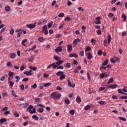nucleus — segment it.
Here are the masks:
<instances>
[{
	"label": "nucleus",
	"mask_w": 127,
	"mask_h": 127,
	"mask_svg": "<svg viewBox=\"0 0 127 127\" xmlns=\"http://www.w3.org/2000/svg\"><path fill=\"white\" fill-rule=\"evenodd\" d=\"M11 95L12 96H13L14 97H18V96L15 94V93H14V91L13 90H12L11 91Z\"/></svg>",
	"instance_id": "58836bf2"
},
{
	"label": "nucleus",
	"mask_w": 127,
	"mask_h": 127,
	"mask_svg": "<svg viewBox=\"0 0 127 127\" xmlns=\"http://www.w3.org/2000/svg\"><path fill=\"white\" fill-rule=\"evenodd\" d=\"M51 84H52V83L50 82L46 83L44 84V86L46 87L50 86Z\"/></svg>",
	"instance_id": "a878e982"
},
{
	"label": "nucleus",
	"mask_w": 127,
	"mask_h": 127,
	"mask_svg": "<svg viewBox=\"0 0 127 127\" xmlns=\"http://www.w3.org/2000/svg\"><path fill=\"white\" fill-rule=\"evenodd\" d=\"M75 113V110H71L69 111V114L71 115H73Z\"/></svg>",
	"instance_id": "7c9ffc66"
},
{
	"label": "nucleus",
	"mask_w": 127,
	"mask_h": 127,
	"mask_svg": "<svg viewBox=\"0 0 127 127\" xmlns=\"http://www.w3.org/2000/svg\"><path fill=\"white\" fill-rule=\"evenodd\" d=\"M28 106H29V104L28 103H25V104L23 105V107L24 108H26Z\"/></svg>",
	"instance_id": "bf43d9fd"
},
{
	"label": "nucleus",
	"mask_w": 127,
	"mask_h": 127,
	"mask_svg": "<svg viewBox=\"0 0 127 127\" xmlns=\"http://www.w3.org/2000/svg\"><path fill=\"white\" fill-rule=\"evenodd\" d=\"M65 67L67 68H70L71 67L70 64L69 63H67L65 65H64Z\"/></svg>",
	"instance_id": "79ce46f5"
},
{
	"label": "nucleus",
	"mask_w": 127,
	"mask_h": 127,
	"mask_svg": "<svg viewBox=\"0 0 127 127\" xmlns=\"http://www.w3.org/2000/svg\"><path fill=\"white\" fill-rule=\"evenodd\" d=\"M35 101L37 103H39L40 102V98H35Z\"/></svg>",
	"instance_id": "603ef678"
},
{
	"label": "nucleus",
	"mask_w": 127,
	"mask_h": 127,
	"mask_svg": "<svg viewBox=\"0 0 127 127\" xmlns=\"http://www.w3.org/2000/svg\"><path fill=\"white\" fill-rule=\"evenodd\" d=\"M43 30H42V33H44V35H47L48 34V31L47 30V25H45L43 26L42 27Z\"/></svg>",
	"instance_id": "7ed1b4c3"
},
{
	"label": "nucleus",
	"mask_w": 127,
	"mask_h": 127,
	"mask_svg": "<svg viewBox=\"0 0 127 127\" xmlns=\"http://www.w3.org/2000/svg\"><path fill=\"white\" fill-rule=\"evenodd\" d=\"M69 57L70 58L74 57L76 58L77 57H78V55H76L75 54H71L69 55Z\"/></svg>",
	"instance_id": "a211bd4d"
},
{
	"label": "nucleus",
	"mask_w": 127,
	"mask_h": 127,
	"mask_svg": "<svg viewBox=\"0 0 127 127\" xmlns=\"http://www.w3.org/2000/svg\"><path fill=\"white\" fill-rule=\"evenodd\" d=\"M2 96L3 98H4V97L7 96V94L6 93H3L2 94Z\"/></svg>",
	"instance_id": "864d4df0"
},
{
	"label": "nucleus",
	"mask_w": 127,
	"mask_h": 127,
	"mask_svg": "<svg viewBox=\"0 0 127 127\" xmlns=\"http://www.w3.org/2000/svg\"><path fill=\"white\" fill-rule=\"evenodd\" d=\"M64 14L63 13H60V14H59V17H63L64 16Z\"/></svg>",
	"instance_id": "5fc2aeb1"
},
{
	"label": "nucleus",
	"mask_w": 127,
	"mask_h": 127,
	"mask_svg": "<svg viewBox=\"0 0 127 127\" xmlns=\"http://www.w3.org/2000/svg\"><path fill=\"white\" fill-rule=\"evenodd\" d=\"M113 78H111L110 79V80L108 82V84H110V83H111L112 82H113Z\"/></svg>",
	"instance_id": "49530a36"
},
{
	"label": "nucleus",
	"mask_w": 127,
	"mask_h": 127,
	"mask_svg": "<svg viewBox=\"0 0 127 127\" xmlns=\"http://www.w3.org/2000/svg\"><path fill=\"white\" fill-rule=\"evenodd\" d=\"M10 10V8L9 6H5V11H9Z\"/></svg>",
	"instance_id": "5701e85b"
},
{
	"label": "nucleus",
	"mask_w": 127,
	"mask_h": 127,
	"mask_svg": "<svg viewBox=\"0 0 127 127\" xmlns=\"http://www.w3.org/2000/svg\"><path fill=\"white\" fill-rule=\"evenodd\" d=\"M99 103H100V104H101V105L106 104V103L105 101H100V102H99Z\"/></svg>",
	"instance_id": "e2e57ef3"
},
{
	"label": "nucleus",
	"mask_w": 127,
	"mask_h": 127,
	"mask_svg": "<svg viewBox=\"0 0 127 127\" xmlns=\"http://www.w3.org/2000/svg\"><path fill=\"white\" fill-rule=\"evenodd\" d=\"M106 68H107L106 66H102V67H100V70L101 71L103 72V69H106Z\"/></svg>",
	"instance_id": "37998d69"
},
{
	"label": "nucleus",
	"mask_w": 127,
	"mask_h": 127,
	"mask_svg": "<svg viewBox=\"0 0 127 127\" xmlns=\"http://www.w3.org/2000/svg\"><path fill=\"white\" fill-rule=\"evenodd\" d=\"M8 110V108L7 107H4L3 109H1V111H7Z\"/></svg>",
	"instance_id": "72a5a7b5"
},
{
	"label": "nucleus",
	"mask_w": 127,
	"mask_h": 127,
	"mask_svg": "<svg viewBox=\"0 0 127 127\" xmlns=\"http://www.w3.org/2000/svg\"><path fill=\"white\" fill-rule=\"evenodd\" d=\"M29 68L33 71H36L37 69V68L36 67H32L31 66H30Z\"/></svg>",
	"instance_id": "c9c22d12"
},
{
	"label": "nucleus",
	"mask_w": 127,
	"mask_h": 127,
	"mask_svg": "<svg viewBox=\"0 0 127 127\" xmlns=\"http://www.w3.org/2000/svg\"><path fill=\"white\" fill-rule=\"evenodd\" d=\"M26 26L28 28L32 29L36 27V24H27Z\"/></svg>",
	"instance_id": "20e7f679"
},
{
	"label": "nucleus",
	"mask_w": 127,
	"mask_h": 127,
	"mask_svg": "<svg viewBox=\"0 0 127 127\" xmlns=\"http://www.w3.org/2000/svg\"><path fill=\"white\" fill-rule=\"evenodd\" d=\"M64 79H65V75L64 73L63 75H61L60 80H62Z\"/></svg>",
	"instance_id": "ea45409f"
},
{
	"label": "nucleus",
	"mask_w": 127,
	"mask_h": 127,
	"mask_svg": "<svg viewBox=\"0 0 127 127\" xmlns=\"http://www.w3.org/2000/svg\"><path fill=\"white\" fill-rule=\"evenodd\" d=\"M123 91V89H118V93H121V94H124V93Z\"/></svg>",
	"instance_id": "09e8293b"
},
{
	"label": "nucleus",
	"mask_w": 127,
	"mask_h": 127,
	"mask_svg": "<svg viewBox=\"0 0 127 127\" xmlns=\"http://www.w3.org/2000/svg\"><path fill=\"white\" fill-rule=\"evenodd\" d=\"M54 59L56 61H60V60H61V59H60L59 57H58V56H55L54 57Z\"/></svg>",
	"instance_id": "f704fd0d"
},
{
	"label": "nucleus",
	"mask_w": 127,
	"mask_h": 127,
	"mask_svg": "<svg viewBox=\"0 0 127 127\" xmlns=\"http://www.w3.org/2000/svg\"><path fill=\"white\" fill-rule=\"evenodd\" d=\"M90 106L89 105H87L85 107L84 109L85 110H88L90 109Z\"/></svg>",
	"instance_id": "a18cd8bd"
},
{
	"label": "nucleus",
	"mask_w": 127,
	"mask_h": 127,
	"mask_svg": "<svg viewBox=\"0 0 127 127\" xmlns=\"http://www.w3.org/2000/svg\"><path fill=\"white\" fill-rule=\"evenodd\" d=\"M10 111H6L4 113V115H7L10 114Z\"/></svg>",
	"instance_id": "13d9d810"
},
{
	"label": "nucleus",
	"mask_w": 127,
	"mask_h": 127,
	"mask_svg": "<svg viewBox=\"0 0 127 127\" xmlns=\"http://www.w3.org/2000/svg\"><path fill=\"white\" fill-rule=\"evenodd\" d=\"M64 63V61H61V60H59V61H58V62H57L56 63V64H57V65H61V64H62Z\"/></svg>",
	"instance_id": "4468645a"
},
{
	"label": "nucleus",
	"mask_w": 127,
	"mask_h": 127,
	"mask_svg": "<svg viewBox=\"0 0 127 127\" xmlns=\"http://www.w3.org/2000/svg\"><path fill=\"white\" fill-rule=\"evenodd\" d=\"M27 41V39H24V40H23V41H22V45L23 46H24V47H25L26 45H24V43H25V42H26Z\"/></svg>",
	"instance_id": "e433bc0d"
},
{
	"label": "nucleus",
	"mask_w": 127,
	"mask_h": 127,
	"mask_svg": "<svg viewBox=\"0 0 127 127\" xmlns=\"http://www.w3.org/2000/svg\"><path fill=\"white\" fill-rule=\"evenodd\" d=\"M7 121L6 119H4V118H2L0 120V123L2 124L4 122H6Z\"/></svg>",
	"instance_id": "412c9836"
},
{
	"label": "nucleus",
	"mask_w": 127,
	"mask_h": 127,
	"mask_svg": "<svg viewBox=\"0 0 127 127\" xmlns=\"http://www.w3.org/2000/svg\"><path fill=\"white\" fill-rule=\"evenodd\" d=\"M61 94H59L58 92H54L51 93V97L54 100H59L61 97Z\"/></svg>",
	"instance_id": "f257e3e1"
},
{
	"label": "nucleus",
	"mask_w": 127,
	"mask_h": 127,
	"mask_svg": "<svg viewBox=\"0 0 127 127\" xmlns=\"http://www.w3.org/2000/svg\"><path fill=\"white\" fill-rule=\"evenodd\" d=\"M13 115L16 118H18L19 117V115L17 113V112H15L13 113Z\"/></svg>",
	"instance_id": "473e14b6"
},
{
	"label": "nucleus",
	"mask_w": 127,
	"mask_h": 127,
	"mask_svg": "<svg viewBox=\"0 0 127 127\" xmlns=\"http://www.w3.org/2000/svg\"><path fill=\"white\" fill-rule=\"evenodd\" d=\"M91 50V48L90 47H87L85 49V53L90 51Z\"/></svg>",
	"instance_id": "c756f323"
},
{
	"label": "nucleus",
	"mask_w": 127,
	"mask_h": 127,
	"mask_svg": "<svg viewBox=\"0 0 127 127\" xmlns=\"http://www.w3.org/2000/svg\"><path fill=\"white\" fill-rule=\"evenodd\" d=\"M6 65L8 66H12L10 62L7 63V64H6Z\"/></svg>",
	"instance_id": "338daca9"
},
{
	"label": "nucleus",
	"mask_w": 127,
	"mask_h": 127,
	"mask_svg": "<svg viewBox=\"0 0 127 127\" xmlns=\"http://www.w3.org/2000/svg\"><path fill=\"white\" fill-rule=\"evenodd\" d=\"M34 57L33 56H32L30 58V59L29 62L30 63H33V60H34Z\"/></svg>",
	"instance_id": "2f4dec72"
},
{
	"label": "nucleus",
	"mask_w": 127,
	"mask_h": 127,
	"mask_svg": "<svg viewBox=\"0 0 127 127\" xmlns=\"http://www.w3.org/2000/svg\"><path fill=\"white\" fill-rule=\"evenodd\" d=\"M31 87V88L36 89L37 87V84L35 83L33 85H32Z\"/></svg>",
	"instance_id": "de8ad7c7"
},
{
	"label": "nucleus",
	"mask_w": 127,
	"mask_h": 127,
	"mask_svg": "<svg viewBox=\"0 0 127 127\" xmlns=\"http://www.w3.org/2000/svg\"><path fill=\"white\" fill-rule=\"evenodd\" d=\"M53 24V22H51V23H49V24H48V26L49 28H51V27H52Z\"/></svg>",
	"instance_id": "8fccbe9b"
},
{
	"label": "nucleus",
	"mask_w": 127,
	"mask_h": 127,
	"mask_svg": "<svg viewBox=\"0 0 127 127\" xmlns=\"http://www.w3.org/2000/svg\"><path fill=\"white\" fill-rule=\"evenodd\" d=\"M81 40L80 39H76V40H74L73 42V44L74 45V47H75L76 46V44L78 42H80Z\"/></svg>",
	"instance_id": "6e6552de"
},
{
	"label": "nucleus",
	"mask_w": 127,
	"mask_h": 127,
	"mask_svg": "<svg viewBox=\"0 0 127 127\" xmlns=\"http://www.w3.org/2000/svg\"><path fill=\"white\" fill-rule=\"evenodd\" d=\"M52 66H53V68L54 69H56L57 67V66L56 65L55 63H53L52 64L49 65L48 67H47V69H49L51 68Z\"/></svg>",
	"instance_id": "39448f33"
},
{
	"label": "nucleus",
	"mask_w": 127,
	"mask_h": 127,
	"mask_svg": "<svg viewBox=\"0 0 127 127\" xmlns=\"http://www.w3.org/2000/svg\"><path fill=\"white\" fill-rule=\"evenodd\" d=\"M122 17L124 18V21H126L127 17L125 14H123Z\"/></svg>",
	"instance_id": "4c0bfd02"
},
{
	"label": "nucleus",
	"mask_w": 127,
	"mask_h": 127,
	"mask_svg": "<svg viewBox=\"0 0 127 127\" xmlns=\"http://www.w3.org/2000/svg\"><path fill=\"white\" fill-rule=\"evenodd\" d=\"M86 56L89 60H90L92 58V56L90 53H88L86 55Z\"/></svg>",
	"instance_id": "f8f14e48"
},
{
	"label": "nucleus",
	"mask_w": 127,
	"mask_h": 127,
	"mask_svg": "<svg viewBox=\"0 0 127 127\" xmlns=\"http://www.w3.org/2000/svg\"><path fill=\"white\" fill-rule=\"evenodd\" d=\"M105 76V73H103L100 76V77L101 78H104Z\"/></svg>",
	"instance_id": "0e129e2a"
},
{
	"label": "nucleus",
	"mask_w": 127,
	"mask_h": 127,
	"mask_svg": "<svg viewBox=\"0 0 127 127\" xmlns=\"http://www.w3.org/2000/svg\"><path fill=\"white\" fill-rule=\"evenodd\" d=\"M67 52L70 53L72 50V46L70 44L68 45L67 47Z\"/></svg>",
	"instance_id": "0eeeda50"
},
{
	"label": "nucleus",
	"mask_w": 127,
	"mask_h": 127,
	"mask_svg": "<svg viewBox=\"0 0 127 127\" xmlns=\"http://www.w3.org/2000/svg\"><path fill=\"white\" fill-rule=\"evenodd\" d=\"M24 74H26L27 76H30L33 74V73H30L29 71H25L24 72Z\"/></svg>",
	"instance_id": "393cba45"
},
{
	"label": "nucleus",
	"mask_w": 127,
	"mask_h": 127,
	"mask_svg": "<svg viewBox=\"0 0 127 127\" xmlns=\"http://www.w3.org/2000/svg\"><path fill=\"white\" fill-rule=\"evenodd\" d=\"M102 53H103L102 51V50H100V51H98V52L97 53V54H98L99 56H101V55H102Z\"/></svg>",
	"instance_id": "6e6d98bb"
},
{
	"label": "nucleus",
	"mask_w": 127,
	"mask_h": 127,
	"mask_svg": "<svg viewBox=\"0 0 127 127\" xmlns=\"http://www.w3.org/2000/svg\"><path fill=\"white\" fill-rule=\"evenodd\" d=\"M105 89V87H101L99 88V91H103Z\"/></svg>",
	"instance_id": "052dcab7"
},
{
	"label": "nucleus",
	"mask_w": 127,
	"mask_h": 127,
	"mask_svg": "<svg viewBox=\"0 0 127 127\" xmlns=\"http://www.w3.org/2000/svg\"><path fill=\"white\" fill-rule=\"evenodd\" d=\"M112 40V37L110 35H108V44H110L111 41Z\"/></svg>",
	"instance_id": "2eb2a0df"
},
{
	"label": "nucleus",
	"mask_w": 127,
	"mask_h": 127,
	"mask_svg": "<svg viewBox=\"0 0 127 127\" xmlns=\"http://www.w3.org/2000/svg\"><path fill=\"white\" fill-rule=\"evenodd\" d=\"M14 32V29H13V28H12V27H10V30L9 31L10 35H13Z\"/></svg>",
	"instance_id": "ddd939ff"
},
{
	"label": "nucleus",
	"mask_w": 127,
	"mask_h": 127,
	"mask_svg": "<svg viewBox=\"0 0 127 127\" xmlns=\"http://www.w3.org/2000/svg\"><path fill=\"white\" fill-rule=\"evenodd\" d=\"M117 86V85L116 84H113V85H111L109 86V88H111V89H115L116 88V87Z\"/></svg>",
	"instance_id": "b1692460"
},
{
	"label": "nucleus",
	"mask_w": 127,
	"mask_h": 127,
	"mask_svg": "<svg viewBox=\"0 0 127 127\" xmlns=\"http://www.w3.org/2000/svg\"><path fill=\"white\" fill-rule=\"evenodd\" d=\"M37 106L41 107L37 109V112L42 113L44 112V109L45 108V106L41 104H38Z\"/></svg>",
	"instance_id": "f03ea898"
},
{
	"label": "nucleus",
	"mask_w": 127,
	"mask_h": 127,
	"mask_svg": "<svg viewBox=\"0 0 127 127\" xmlns=\"http://www.w3.org/2000/svg\"><path fill=\"white\" fill-rule=\"evenodd\" d=\"M27 110L28 111L30 114H32L36 113L35 108H33V110H32L31 109Z\"/></svg>",
	"instance_id": "9d476101"
},
{
	"label": "nucleus",
	"mask_w": 127,
	"mask_h": 127,
	"mask_svg": "<svg viewBox=\"0 0 127 127\" xmlns=\"http://www.w3.org/2000/svg\"><path fill=\"white\" fill-rule=\"evenodd\" d=\"M64 74V72L63 71H60L58 72L57 73H56V74L57 76H62Z\"/></svg>",
	"instance_id": "f3484780"
},
{
	"label": "nucleus",
	"mask_w": 127,
	"mask_h": 127,
	"mask_svg": "<svg viewBox=\"0 0 127 127\" xmlns=\"http://www.w3.org/2000/svg\"><path fill=\"white\" fill-rule=\"evenodd\" d=\"M68 85L69 86L71 87L72 88H74L75 86V84H73V83L71 84V83L69 80H68Z\"/></svg>",
	"instance_id": "9b49d317"
},
{
	"label": "nucleus",
	"mask_w": 127,
	"mask_h": 127,
	"mask_svg": "<svg viewBox=\"0 0 127 127\" xmlns=\"http://www.w3.org/2000/svg\"><path fill=\"white\" fill-rule=\"evenodd\" d=\"M118 118L123 121L126 122L127 121L126 119L123 117H119Z\"/></svg>",
	"instance_id": "a19ab883"
},
{
	"label": "nucleus",
	"mask_w": 127,
	"mask_h": 127,
	"mask_svg": "<svg viewBox=\"0 0 127 127\" xmlns=\"http://www.w3.org/2000/svg\"><path fill=\"white\" fill-rule=\"evenodd\" d=\"M15 57H16V55L14 53L11 54L9 55V57L11 59H14L15 58Z\"/></svg>",
	"instance_id": "6ab92c4d"
},
{
	"label": "nucleus",
	"mask_w": 127,
	"mask_h": 127,
	"mask_svg": "<svg viewBox=\"0 0 127 127\" xmlns=\"http://www.w3.org/2000/svg\"><path fill=\"white\" fill-rule=\"evenodd\" d=\"M21 90H24V85L23 84L20 86Z\"/></svg>",
	"instance_id": "680f3d73"
},
{
	"label": "nucleus",
	"mask_w": 127,
	"mask_h": 127,
	"mask_svg": "<svg viewBox=\"0 0 127 127\" xmlns=\"http://www.w3.org/2000/svg\"><path fill=\"white\" fill-rule=\"evenodd\" d=\"M62 88L61 87H60V86H58L57 87L56 90L61 91V90H62Z\"/></svg>",
	"instance_id": "69168bd1"
},
{
	"label": "nucleus",
	"mask_w": 127,
	"mask_h": 127,
	"mask_svg": "<svg viewBox=\"0 0 127 127\" xmlns=\"http://www.w3.org/2000/svg\"><path fill=\"white\" fill-rule=\"evenodd\" d=\"M57 69H64V66H62V65H61L60 66H57Z\"/></svg>",
	"instance_id": "3c124183"
},
{
	"label": "nucleus",
	"mask_w": 127,
	"mask_h": 127,
	"mask_svg": "<svg viewBox=\"0 0 127 127\" xmlns=\"http://www.w3.org/2000/svg\"><path fill=\"white\" fill-rule=\"evenodd\" d=\"M8 75L9 77H11L14 75V73L12 72H9Z\"/></svg>",
	"instance_id": "4d7b16f0"
},
{
	"label": "nucleus",
	"mask_w": 127,
	"mask_h": 127,
	"mask_svg": "<svg viewBox=\"0 0 127 127\" xmlns=\"http://www.w3.org/2000/svg\"><path fill=\"white\" fill-rule=\"evenodd\" d=\"M100 19H101V17H96V20H97V21H96L95 22V23L96 24H98V25L101 24V21H100Z\"/></svg>",
	"instance_id": "423d86ee"
},
{
	"label": "nucleus",
	"mask_w": 127,
	"mask_h": 127,
	"mask_svg": "<svg viewBox=\"0 0 127 127\" xmlns=\"http://www.w3.org/2000/svg\"><path fill=\"white\" fill-rule=\"evenodd\" d=\"M107 40H104V45L105 47H107Z\"/></svg>",
	"instance_id": "c03bdc74"
},
{
	"label": "nucleus",
	"mask_w": 127,
	"mask_h": 127,
	"mask_svg": "<svg viewBox=\"0 0 127 127\" xmlns=\"http://www.w3.org/2000/svg\"><path fill=\"white\" fill-rule=\"evenodd\" d=\"M64 103L66 104V105H68L70 104V101L68 99H65L64 100Z\"/></svg>",
	"instance_id": "c85d7f7f"
},
{
	"label": "nucleus",
	"mask_w": 127,
	"mask_h": 127,
	"mask_svg": "<svg viewBox=\"0 0 127 127\" xmlns=\"http://www.w3.org/2000/svg\"><path fill=\"white\" fill-rule=\"evenodd\" d=\"M63 51L62 47H59L55 50V52L58 53L59 52H61Z\"/></svg>",
	"instance_id": "1a4fd4ad"
},
{
	"label": "nucleus",
	"mask_w": 127,
	"mask_h": 127,
	"mask_svg": "<svg viewBox=\"0 0 127 127\" xmlns=\"http://www.w3.org/2000/svg\"><path fill=\"white\" fill-rule=\"evenodd\" d=\"M109 62V60H106L104 63L102 64V66H105L107 65L108 64V63Z\"/></svg>",
	"instance_id": "bb28decb"
},
{
	"label": "nucleus",
	"mask_w": 127,
	"mask_h": 127,
	"mask_svg": "<svg viewBox=\"0 0 127 127\" xmlns=\"http://www.w3.org/2000/svg\"><path fill=\"white\" fill-rule=\"evenodd\" d=\"M38 40L41 42H43L45 41L44 38H43V37H40L38 39Z\"/></svg>",
	"instance_id": "cd10ccee"
},
{
	"label": "nucleus",
	"mask_w": 127,
	"mask_h": 127,
	"mask_svg": "<svg viewBox=\"0 0 127 127\" xmlns=\"http://www.w3.org/2000/svg\"><path fill=\"white\" fill-rule=\"evenodd\" d=\"M121 99H127V96H124L120 97Z\"/></svg>",
	"instance_id": "774afa93"
},
{
	"label": "nucleus",
	"mask_w": 127,
	"mask_h": 127,
	"mask_svg": "<svg viewBox=\"0 0 127 127\" xmlns=\"http://www.w3.org/2000/svg\"><path fill=\"white\" fill-rule=\"evenodd\" d=\"M8 82L9 83V87H10L11 89H12L13 85H14V82L11 81H9Z\"/></svg>",
	"instance_id": "aec40b11"
},
{
	"label": "nucleus",
	"mask_w": 127,
	"mask_h": 127,
	"mask_svg": "<svg viewBox=\"0 0 127 127\" xmlns=\"http://www.w3.org/2000/svg\"><path fill=\"white\" fill-rule=\"evenodd\" d=\"M76 101L78 103H80L81 102V99L79 96H77L76 99Z\"/></svg>",
	"instance_id": "dca6fc26"
},
{
	"label": "nucleus",
	"mask_w": 127,
	"mask_h": 127,
	"mask_svg": "<svg viewBox=\"0 0 127 127\" xmlns=\"http://www.w3.org/2000/svg\"><path fill=\"white\" fill-rule=\"evenodd\" d=\"M32 118L36 121H38L39 120V118L36 115H33Z\"/></svg>",
	"instance_id": "4be33fe9"
}]
</instances>
